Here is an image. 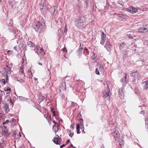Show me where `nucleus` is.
Masks as SVG:
<instances>
[{"label":"nucleus","mask_w":148,"mask_h":148,"mask_svg":"<svg viewBox=\"0 0 148 148\" xmlns=\"http://www.w3.org/2000/svg\"><path fill=\"white\" fill-rule=\"evenodd\" d=\"M38 64L39 65H41V66L42 65V64L41 63H38Z\"/></svg>","instance_id":"4d7b16f0"},{"label":"nucleus","mask_w":148,"mask_h":148,"mask_svg":"<svg viewBox=\"0 0 148 148\" xmlns=\"http://www.w3.org/2000/svg\"><path fill=\"white\" fill-rule=\"evenodd\" d=\"M12 64H9L7 66V69H8V72H10V69L12 67Z\"/></svg>","instance_id":"4be33fe9"},{"label":"nucleus","mask_w":148,"mask_h":148,"mask_svg":"<svg viewBox=\"0 0 148 148\" xmlns=\"http://www.w3.org/2000/svg\"><path fill=\"white\" fill-rule=\"evenodd\" d=\"M18 73L20 75H21V77H22L23 78H25L26 77L25 74L24 72V70L23 67H21Z\"/></svg>","instance_id":"f8f14e48"},{"label":"nucleus","mask_w":148,"mask_h":148,"mask_svg":"<svg viewBox=\"0 0 148 148\" xmlns=\"http://www.w3.org/2000/svg\"><path fill=\"white\" fill-rule=\"evenodd\" d=\"M74 22L76 23L75 26L79 29H82L85 26L84 22L80 17L75 19Z\"/></svg>","instance_id":"f257e3e1"},{"label":"nucleus","mask_w":148,"mask_h":148,"mask_svg":"<svg viewBox=\"0 0 148 148\" xmlns=\"http://www.w3.org/2000/svg\"><path fill=\"white\" fill-rule=\"evenodd\" d=\"M113 135L115 138L116 141L119 142V141L120 135L119 130L116 129L113 133Z\"/></svg>","instance_id":"20e7f679"},{"label":"nucleus","mask_w":148,"mask_h":148,"mask_svg":"<svg viewBox=\"0 0 148 148\" xmlns=\"http://www.w3.org/2000/svg\"><path fill=\"white\" fill-rule=\"evenodd\" d=\"M103 97L104 98H107L108 99H110L111 94L109 89H106L103 92Z\"/></svg>","instance_id":"39448f33"},{"label":"nucleus","mask_w":148,"mask_h":148,"mask_svg":"<svg viewBox=\"0 0 148 148\" xmlns=\"http://www.w3.org/2000/svg\"><path fill=\"white\" fill-rule=\"evenodd\" d=\"M127 53H126V54H124L123 55V58H125L127 56Z\"/></svg>","instance_id":"c9c22d12"},{"label":"nucleus","mask_w":148,"mask_h":148,"mask_svg":"<svg viewBox=\"0 0 148 148\" xmlns=\"http://www.w3.org/2000/svg\"><path fill=\"white\" fill-rule=\"evenodd\" d=\"M53 142L55 144L57 145L60 142L58 138H56L54 139Z\"/></svg>","instance_id":"aec40b11"},{"label":"nucleus","mask_w":148,"mask_h":148,"mask_svg":"<svg viewBox=\"0 0 148 148\" xmlns=\"http://www.w3.org/2000/svg\"><path fill=\"white\" fill-rule=\"evenodd\" d=\"M101 148H104V146L103 145L101 146Z\"/></svg>","instance_id":"6e6d98bb"},{"label":"nucleus","mask_w":148,"mask_h":148,"mask_svg":"<svg viewBox=\"0 0 148 148\" xmlns=\"http://www.w3.org/2000/svg\"><path fill=\"white\" fill-rule=\"evenodd\" d=\"M37 79V78H34V80L35 81H36Z\"/></svg>","instance_id":"13d9d810"},{"label":"nucleus","mask_w":148,"mask_h":148,"mask_svg":"<svg viewBox=\"0 0 148 148\" xmlns=\"http://www.w3.org/2000/svg\"><path fill=\"white\" fill-rule=\"evenodd\" d=\"M76 104V103L74 102H72L71 105V107H74L75 106V105Z\"/></svg>","instance_id":"2f4dec72"},{"label":"nucleus","mask_w":148,"mask_h":148,"mask_svg":"<svg viewBox=\"0 0 148 148\" xmlns=\"http://www.w3.org/2000/svg\"><path fill=\"white\" fill-rule=\"evenodd\" d=\"M77 134H79L80 133V125L79 124H78L77 126Z\"/></svg>","instance_id":"b1692460"},{"label":"nucleus","mask_w":148,"mask_h":148,"mask_svg":"<svg viewBox=\"0 0 148 148\" xmlns=\"http://www.w3.org/2000/svg\"><path fill=\"white\" fill-rule=\"evenodd\" d=\"M11 88H6L4 89L5 91H10Z\"/></svg>","instance_id":"473e14b6"},{"label":"nucleus","mask_w":148,"mask_h":148,"mask_svg":"<svg viewBox=\"0 0 148 148\" xmlns=\"http://www.w3.org/2000/svg\"><path fill=\"white\" fill-rule=\"evenodd\" d=\"M42 100H43V99H44V97L43 96H42Z\"/></svg>","instance_id":"bf43d9fd"},{"label":"nucleus","mask_w":148,"mask_h":148,"mask_svg":"<svg viewBox=\"0 0 148 148\" xmlns=\"http://www.w3.org/2000/svg\"><path fill=\"white\" fill-rule=\"evenodd\" d=\"M67 31H68V29H67V25H66L65 27V29L64 30V33H66L67 32Z\"/></svg>","instance_id":"72a5a7b5"},{"label":"nucleus","mask_w":148,"mask_h":148,"mask_svg":"<svg viewBox=\"0 0 148 148\" xmlns=\"http://www.w3.org/2000/svg\"><path fill=\"white\" fill-rule=\"evenodd\" d=\"M66 145V144H63L60 146V148H62L63 147H65Z\"/></svg>","instance_id":"ea45409f"},{"label":"nucleus","mask_w":148,"mask_h":148,"mask_svg":"<svg viewBox=\"0 0 148 148\" xmlns=\"http://www.w3.org/2000/svg\"><path fill=\"white\" fill-rule=\"evenodd\" d=\"M74 134L73 132H71L69 134V136L71 137H72Z\"/></svg>","instance_id":"4c0bfd02"},{"label":"nucleus","mask_w":148,"mask_h":148,"mask_svg":"<svg viewBox=\"0 0 148 148\" xmlns=\"http://www.w3.org/2000/svg\"><path fill=\"white\" fill-rule=\"evenodd\" d=\"M19 99L22 101H26L27 100V99L25 98L24 97L20 96L19 97Z\"/></svg>","instance_id":"bb28decb"},{"label":"nucleus","mask_w":148,"mask_h":148,"mask_svg":"<svg viewBox=\"0 0 148 148\" xmlns=\"http://www.w3.org/2000/svg\"><path fill=\"white\" fill-rule=\"evenodd\" d=\"M70 141V140H68L66 142V145H67L68 143H69Z\"/></svg>","instance_id":"09e8293b"},{"label":"nucleus","mask_w":148,"mask_h":148,"mask_svg":"<svg viewBox=\"0 0 148 148\" xmlns=\"http://www.w3.org/2000/svg\"><path fill=\"white\" fill-rule=\"evenodd\" d=\"M45 117L46 118L48 121V122H50L51 119L50 115L48 114H46L44 115Z\"/></svg>","instance_id":"f3484780"},{"label":"nucleus","mask_w":148,"mask_h":148,"mask_svg":"<svg viewBox=\"0 0 148 148\" xmlns=\"http://www.w3.org/2000/svg\"><path fill=\"white\" fill-rule=\"evenodd\" d=\"M27 45L28 46L31 47H34L35 46V44L31 41H28L27 42Z\"/></svg>","instance_id":"a211bd4d"},{"label":"nucleus","mask_w":148,"mask_h":148,"mask_svg":"<svg viewBox=\"0 0 148 148\" xmlns=\"http://www.w3.org/2000/svg\"><path fill=\"white\" fill-rule=\"evenodd\" d=\"M99 70L97 68L96 69V71H95V73H96L98 75H100V73H99Z\"/></svg>","instance_id":"cd10ccee"},{"label":"nucleus","mask_w":148,"mask_h":148,"mask_svg":"<svg viewBox=\"0 0 148 148\" xmlns=\"http://www.w3.org/2000/svg\"><path fill=\"white\" fill-rule=\"evenodd\" d=\"M53 116H56V114H55V112H53Z\"/></svg>","instance_id":"3c124183"},{"label":"nucleus","mask_w":148,"mask_h":148,"mask_svg":"<svg viewBox=\"0 0 148 148\" xmlns=\"http://www.w3.org/2000/svg\"><path fill=\"white\" fill-rule=\"evenodd\" d=\"M9 121L8 120H6L5 122L3 123V124L5 125V123H9Z\"/></svg>","instance_id":"e433bc0d"},{"label":"nucleus","mask_w":148,"mask_h":148,"mask_svg":"<svg viewBox=\"0 0 148 148\" xmlns=\"http://www.w3.org/2000/svg\"><path fill=\"white\" fill-rule=\"evenodd\" d=\"M17 81H19V82L21 83H22V82H24V80H22L21 79H19V80H17Z\"/></svg>","instance_id":"a19ab883"},{"label":"nucleus","mask_w":148,"mask_h":148,"mask_svg":"<svg viewBox=\"0 0 148 148\" xmlns=\"http://www.w3.org/2000/svg\"><path fill=\"white\" fill-rule=\"evenodd\" d=\"M116 15L119 18V19L120 20L125 19L126 18L127 16L123 14L117 13L116 14Z\"/></svg>","instance_id":"1a4fd4ad"},{"label":"nucleus","mask_w":148,"mask_h":148,"mask_svg":"<svg viewBox=\"0 0 148 148\" xmlns=\"http://www.w3.org/2000/svg\"><path fill=\"white\" fill-rule=\"evenodd\" d=\"M79 49H81V50H82L83 49V48H82V47H81V46H80V48H79ZM78 51H82V50H81V51L80 50H79H79H78Z\"/></svg>","instance_id":"a18cd8bd"},{"label":"nucleus","mask_w":148,"mask_h":148,"mask_svg":"<svg viewBox=\"0 0 148 148\" xmlns=\"http://www.w3.org/2000/svg\"><path fill=\"white\" fill-rule=\"evenodd\" d=\"M74 79H75V77H74Z\"/></svg>","instance_id":"774afa93"},{"label":"nucleus","mask_w":148,"mask_h":148,"mask_svg":"<svg viewBox=\"0 0 148 148\" xmlns=\"http://www.w3.org/2000/svg\"><path fill=\"white\" fill-rule=\"evenodd\" d=\"M2 92V91H1V90H0V93H1V92Z\"/></svg>","instance_id":"e2e57ef3"},{"label":"nucleus","mask_w":148,"mask_h":148,"mask_svg":"<svg viewBox=\"0 0 148 148\" xmlns=\"http://www.w3.org/2000/svg\"><path fill=\"white\" fill-rule=\"evenodd\" d=\"M84 49L86 50V51H87L88 50V49L86 47H85L84 48Z\"/></svg>","instance_id":"5fc2aeb1"},{"label":"nucleus","mask_w":148,"mask_h":148,"mask_svg":"<svg viewBox=\"0 0 148 148\" xmlns=\"http://www.w3.org/2000/svg\"><path fill=\"white\" fill-rule=\"evenodd\" d=\"M3 134H5L6 136L9 135L10 134V133L8 132L7 130H4L3 132Z\"/></svg>","instance_id":"5701e85b"},{"label":"nucleus","mask_w":148,"mask_h":148,"mask_svg":"<svg viewBox=\"0 0 148 148\" xmlns=\"http://www.w3.org/2000/svg\"><path fill=\"white\" fill-rule=\"evenodd\" d=\"M34 51L35 53H37L38 55L40 56V58L42 59L44 56L45 55V53L43 50V49L39 46H36L34 49Z\"/></svg>","instance_id":"7ed1b4c3"},{"label":"nucleus","mask_w":148,"mask_h":148,"mask_svg":"<svg viewBox=\"0 0 148 148\" xmlns=\"http://www.w3.org/2000/svg\"><path fill=\"white\" fill-rule=\"evenodd\" d=\"M1 115H0V120L1 119Z\"/></svg>","instance_id":"680f3d73"},{"label":"nucleus","mask_w":148,"mask_h":148,"mask_svg":"<svg viewBox=\"0 0 148 148\" xmlns=\"http://www.w3.org/2000/svg\"><path fill=\"white\" fill-rule=\"evenodd\" d=\"M62 86H63V87L64 88V89H65L66 88V86L64 80H62Z\"/></svg>","instance_id":"a878e982"},{"label":"nucleus","mask_w":148,"mask_h":148,"mask_svg":"<svg viewBox=\"0 0 148 148\" xmlns=\"http://www.w3.org/2000/svg\"><path fill=\"white\" fill-rule=\"evenodd\" d=\"M132 76L134 77L135 79L138 78L140 76L139 73L137 71L132 73L131 74Z\"/></svg>","instance_id":"4468645a"},{"label":"nucleus","mask_w":148,"mask_h":148,"mask_svg":"<svg viewBox=\"0 0 148 148\" xmlns=\"http://www.w3.org/2000/svg\"><path fill=\"white\" fill-rule=\"evenodd\" d=\"M125 45V44L124 42L121 43L119 46V48L120 49H123Z\"/></svg>","instance_id":"393cba45"},{"label":"nucleus","mask_w":148,"mask_h":148,"mask_svg":"<svg viewBox=\"0 0 148 148\" xmlns=\"http://www.w3.org/2000/svg\"><path fill=\"white\" fill-rule=\"evenodd\" d=\"M97 68L99 70L101 73H103L104 72V68L103 65L100 63L98 62L97 63Z\"/></svg>","instance_id":"0eeeda50"},{"label":"nucleus","mask_w":148,"mask_h":148,"mask_svg":"<svg viewBox=\"0 0 148 148\" xmlns=\"http://www.w3.org/2000/svg\"><path fill=\"white\" fill-rule=\"evenodd\" d=\"M2 82H3L4 84H5L7 82V81H6L5 79H2Z\"/></svg>","instance_id":"7c9ffc66"},{"label":"nucleus","mask_w":148,"mask_h":148,"mask_svg":"<svg viewBox=\"0 0 148 148\" xmlns=\"http://www.w3.org/2000/svg\"><path fill=\"white\" fill-rule=\"evenodd\" d=\"M23 43H20L18 45V46L20 48H22L23 47Z\"/></svg>","instance_id":"c756f323"},{"label":"nucleus","mask_w":148,"mask_h":148,"mask_svg":"<svg viewBox=\"0 0 148 148\" xmlns=\"http://www.w3.org/2000/svg\"><path fill=\"white\" fill-rule=\"evenodd\" d=\"M14 49H15L16 50V46H15V47H14Z\"/></svg>","instance_id":"8fccbe9b"},{"label":"nucleus","mask_w":148,"mask_h":148,"mask_svg":"<svg viewBox=\"0 0 148 148\" xmlns=\"http://www.w3.org/2000/svg\"><path fill=\"white\" fill-rule=\"evenodd\" d=\"M127 74H125V76L124 78H122L121 79V82H122V84L123 85H125L128 82V80L127 79Z\"/></svg>","instance_id":"ddd939ff"},{"label":"nucleus","mask_w":148,"mask_h":148,"mask_svg":"<svg viewBox=\"0 0 148 148\" xmlns=\"http://www.w3.org/2000/svg\"><path fill=\"white\" fill-rule=\"evenodd\" d=\"M79 121L80 122V125L81 126H82V127L83 128V131L84 130V123H83V120L82 119H79Z\"/></svg>","instance_id":"412c9836"},{"label":"nucleus","mask_w":148,"mask_h":148,"mask_svg":"<svg viewBox=\"0 0 148 148\" xmlns=\"http://www.w3.org/2000/svg\"><path fill=\"white\" fill-rule=\"evenodd\" d=\"M23 62H22V65H23Z\"/></svg>","instance_id":"69168bd1"},{"label":"nucleus","mask_w":148,"mask_h":148,"mask_svg":"<svg viewBox=\"0 0 148 148\" xmlns=\"http://www.w3.org/2000/svg\"><path fill=\"white\" fill-rule=\"evenodd\" d=\"M32 26L37 32H40L43 31L44 29L42 23L39 21L34 23Z\"/></svg>","instance_id":"f03ea898"},{"label":"nucleus","mask_w":148,"mask_h":148,"mask_svg":"<svg viewBox=\"0 0 148 148\" xmlns=\"http://www.w3.org/2000/svg\"><path fill=\"white\" fill-rule=\"evenodd\" d=\"M71 127L73 129L75 127L74 124H71Z\"/></svg>","instance_id":"58836bf2"},{"label":"nucleus","mask_w":148,"mask_h":148,"mask_svg":"<svg viewBox=\"0 0 148 148\" xmlns=\"http://www.w3.org/2000/svg\"><path fill=\"white\" fill-rule=\"evenodd\" d=\"M48 71H49V73H50V71L49 70V69H48Z\"/></svg>","instance_id":"052dcab7"},{"label":"nucleus","mask_w":148,"mask_h":148,"mask_svg":"<svg viewBox=\"0 0 148 148\" xmlns=\"http://www.w3.org/2000/svg\"><path fill=\"white\" fill-rule=\"evenodd\" d=\"M105 47L107 49L108 51H110V44L106 43L105 46Z\"/></svg>","instance_id":"6ab92c4d"},{"label":"nucleus","mask_w":148,"mask_h":148,"mask_svg":"<svg viewBox=\"0 0 148 148\" xmlns=\"http://www.w3.org/2000/svg\"><path fill=\"white\" fill-rule=\"evenodd\" d=\"M141 114H144V115L145 112H144V111L143 110L141 111Z\"/></svg>","instance_id":"c03bdc74"},{"label":"nucleus","mask_w":148,"mask_h":148,"mask_svg":"<svg viewBox=\"0 0 148 148\" xmlns=\"http://www.w3.org/2000/svg\"><path fill=\"white\" fill-rule=\"evenodd\" d=\"M73 145L71 144V145L68 148H73Z\"/></svg>","instance_id":"37998d69"},{"label":"nucleus","mask_w":148,"mask_h":148,"mask_svg":"<svg viewBox=\"0 0 148 148\" xmlns=\"http://www.w3.org/2000/svg\"><path fill=\"white\" fill-rule=\"evenodd\" d=\"M53 123H54L55 124H58L57 123H56V121H53Z\"/></svg>","instance_id":"864d4df0"},{"label":"nucleus","mask_w":148,"mask_h":148,"mask_svg":"<svg viewBox=\"0 0 148 148\" xmlns=\"http://www.w3.org/2000/svg\"><path fill=\"white\" fill-rule=\"evenodd\" d=\"M12 51L10 50L8 51V53H12Z\"/></svg>","instance_id":"603ef678"},{"label":"nucleus","mask_w":148,"mask_h":148,"mask_svg":"<svg viewBox=\"0 0 148 148\" xmlns=\"http://www.w3.org/2000/svg\"><path fill=\"white\" fill-rule=\"evenodd\" d=\"M127 10L132 14L136 13L138 11L137 9L133 6L128 8Z\"/></svg>","instance_id":"423d86ee"},{"label":"nucleus","mask_w":148,"mask_h":148,"mask_svg":"<svg viewBox=\"0 0 148 148\" xmlns=\"http://www.w3.org/2000/svg\"><path fill=\"white\" fill-rule=\"evenodd\" d=\"M59 125L58 124H54L53 127V130L55 134H56L57 132L58 131Z\"/></svg>","instance_id":"2eb2a0df"},{"label":"nucleus","mask_w":148,"mask_h":148,"mask_svg":"<svg viewBox=\"0 0 148 148\" xmlns=\"http://www.w3.org/2000/svg\"><path fill=\"white\" fill-rule=\"evenodd\" d=\"M145 124L146 126H147L148 129V118L145 120Z\"/></svg>","instance_id":"c85d7f7f"},{"label":"nucleus","mask_w":148,"mask_h":148,"mask_svg":"<svg viewBox=\"0 0 148 148\" xmlns=\"http://www.w3.org/2000/svg\"><path fill=\"white\" fill-rule=\"evenodd\" d=\"M147 32H148L147 29L144 27L140 28L138 30V32L141 33H143Z\"/></svg>","instance_id":"9b49d317"},{"label":"nucleus","mask_w":148,"mask_h":148,"mask_svg":"<svg viewBox=\"0 0 148 148\" xmlns=\"http://www.w3.org/2000/svg\"><path fill=\"white\" fill-rule=\"evenodd\" d=\"M93 55L92 56V57L93 59H94L97 57V55H95V53H93Z\"/></svg>","instance_id":"f704fd0d"},{"label":"nucleus","mask_w":148,"mask_h":148,"mask_svg":"<svg viewBox=\"0 0 148 148\" xmlns=\"http://www.w3.org/2000/svg\"><path fill=\"white\" fill-rule=\"evenodd\" d=\"M86 3H87L88 2V0H84Z\"/></svg>","instance_id":"49530a36"},{"label":"nucleus","mask_w":148,"mask_h":148,"mask_svg":"<svg viewBox=\"0 0 148 148\" xmlns=\"http://www.w3.org/2000/svg\"><path fill=\"white\" fill-rule=\"evenodd\" d=\"M73 148H76L75 147L73 146Z\"/></svg>","instance_id":"0e129e2a"},{"label":"nucleus","mask_w":148,"mask_h":148,"mask_svg":"<svg viewBox=\"0 0 148 148\" xmlns=\"http://www.w3.org/2000/svg\"><path fill=\"white\" fill-rule=\"evenodd\" d=\"M106 36L105 34L103 32H102V34H101V37L100 43L101 45H103L105 42L106 41Z\"/></svg>","instance_id":"6e6552de"},{"label":"nucleus","mask_w":148,"mask_h":148,"mask_svg":"<svg viewBox=\"0 0 148 148\" xmlns=\"http://www.w3.org/2000/svg\"><path fill=\"white\" fill-rule=\"evenodd\" d=\"M144 90H147L148 88V81H146L143 82L142 83Z\"/></svg>","instance_id":"9d476101"},{"label":"nucleus","mask_w":148,"mask_h":148,"mask_svg":"<svg viewBox=\"0 0 148 148\" xmlns=\"http://www.w3.org/2000/svg\"><path fill=\"white\" fill-rule=\"evenodd\" d=\"M123 88H119V94L120 95L119 96L122 99L123 98Z\"/></svg>","instance_id":"dca6fc26"},{"label":"nucleus","mask_w":148,"mask_h":148,"mask_svg":"<svg viewBox=\"0 0 148 148\" xmlns=\"http://www.w3.org/2000/svg\"><path fill=\"white\" fill-rule=\"evenodd\" d=\"M51 111L53 112H55L54 109L53 108H51Z\"/></svg>","instance_id":"79ce46f5"},{"label":"nucleus","mask_w":148,"mask_h":148,"mask_svg":"<svg viewBox=\"0 0 148 148\" xmlns=\"http://www.w3.org/2000/svg\"><path fill=\"white\" fill-rule=\"evenodd\" d=\"M81 129H82V130H83V132L84 133H85V132H84V130L83 131V127H82V126H81Z\"/></svg>","instance_id":"de8ad7c7"},{"label":"nucleus","mask_w":148,"mask_h":148,"mask_svg":"<svg viewBox=\"0 0 148 148\" xmlns=\"http://www.w3.org/2000/svg\"><path fill=\"white\" fill-rule=\"evenodd\" d=\"M60 30H61L60 29H59V31Z\"/></svg>","instance_id":"338daca9"}]
</instances>
